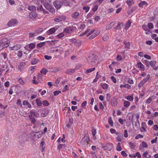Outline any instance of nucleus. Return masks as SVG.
Here are the masks:
<instances>
[{
	"label": "nucleus",
	"mask_w": 158,
	"mask_h": 158,
	"mask_svg": "<svg viewBox=\"0 0 158 158\" xmlns=\"http://www.w3.org/2000/svg\"><path fill=\"white\" fill-rule=\"evenodd\" d=\"M30 115L28 117L31 122L32 123H35V119L34 117H38L39 116V114L38 112L35 111H30L29 113Z\"/></svg>",
	"instance_id": "1"
},
{
	"label": "nucleus",
	"mask_w": 158,
	"mask_h": 158,
	"mask_svg": "<svg viewBox=\"0 0 158 158\" xmlns=\"http://www.w3.org/2000/svg\"><path fill=\"white\" fill-rule=\"evenodd\" d=\"M9 42L6 38L2 39L0 41V49H2L7 47L9 44Z\"/></svg>",
	"instance_id": "2"
},
{
	"label": "nucleus",
	"mask_w": 158,
	"mask_h": 158,
	"mask_svg": "<svg viewBox=\"0 0 158 158\" xmlns=\"http://www.w3.org/2000/svg\"><path fill=\"white\" fill-rule=\"evenodd\" d=\"M89 139L88 136H85L81 140L80 143L82 146L85 147L89 143Z\"/></svg>",
	"instance_id": "3"
},
{
	"label": "nucleus",
	"mask_w": 158,
	"mask_h": 158,
	"mask_svg": "<svg viewBox=\"0 0 158 158\" xmlns=\"http://www.w3.org/2000/svg\"><path fill=\"white\" fill-rule=\"evenodd\" d=\"M150 77V74H148L147 77L145 78H144L139 83L138 86L139 88L142 87L147 81H148Z\"/></svg>",
	"instance_id": "4"
},
{
	"label": "nucleus",
	"mask_w": 158,
	"mask_h": 158,
	"mask_svg": "<svg viewBox=\"0 0 158 158\" xmlns=\"http://www.w3.org/2000/svg\"><path fill=\"white\" fill-rule=\"evenodd\" d=\"M53 4L56 9H58L61 7L63 3H62L61 0H57L54 2Z\"/></svg>",
	"instance_id": "5"
},
{
	"label": "nucleus",
	"mask_w": 158,
	"mask_h": 158,
	"mask_svg": "<svg viewBox=\"0 0 158 158\" xmlns=\"http://www.w3.org/2000/svg\"><path fill=\"white\" fill-rule=\"evenodd\" d=\"M18 23V21L16 19H12L10 20L7 24L9 27L15 26Z\"/></svg>",
	"instance_id": "6"
},
{
	"label": "nucleus",
	"mask_w": 158,
	"mask_h": 158,
	"mask_svg": "<svg viewBox=\"0 0 158 158\" xmlns=\"http://www.w3.org/2000/svg\"><path fill=\"white\" fill-rule=\"evenodd\" d=\"M44 7L50 12L53 13L55 12V9L49 5V3H45L44 4Z\"/></svg>",
	"instance_id": "7"
},
{
	"label": "nucleus",
	"mask_w": 158,
	"mask_h": 158,
	"mask_svg": "<svg viewBox=\"0 0 158 158\" xmlns=\"http://www.w3.org/2000/svg\"><path fill=\"white\" fill-rule=\"evenodd\" d=\"M25 66L26 63L25 62H20L17 68L18 71L22 72H23L25 69Z\"/></svg>",
	"instance_id": "8"
},
{
	"label": "nucleus",
	"mask_w": 158,
	"mask_h": 158,
	"mask_svg": "<svg viewBox=\"0 0 158 158\" xmlns=\"http://www.w3.org/2000/svg\"><path fill=\"white\" fill-rule=\"evenodd\" d=\"M66 18V17L64 15H61L57 16L54 18V20L55 22H59L63 20H65Z\"/></svg>",
	"instance_id": "9"
},
{
	"label": "nucleus",
	"mask_w": 158,
	"mask_h": 158,
	"mask_svg": "<svg viewBox=\"0 0 158 158\" xmlns=\"http://www.w3.org/2000/svg\"><path fill=\"white\" fill-rule=\"evenodd\" d=\"M37 16V14L35 12H30L29 15V18L33 20H35Z\"/></svg>",
	"instance_id": "10"
},
{
	"label": "nucleus",
	"mask_w": 158,
	"mask_h": 158,
	"mask_svg": "<svg viewBox=\"0 0 158 158\" xmlns=\"http://www.w3.org/2000/svg\"><path fill=\"white\" fill-rule=\"evenodd\" d=\"M21 47L19 45H16L13 47H10V50L11 51H16L20 49Z\"/></svg>",
	"instance_id": "11"
},
{
	"label": "nucleus",
	"mask_w": 158,
	"mask_h": 158,
	"mask_svg": "<svg viewBox=\"0 0 158 158\" xmlns=\"http://www.w3.org/2000/svg\"><path fill=\"white\" fill-rule=\"evenodd\" d=\"M97 56L94 57L93 56H90L89 57V58L88 59V62H91V63H93V62L94 63L96 62V58ZM91 65H93L94 64L92 63Z\"/></svg>",
	"instance_id": "12"
},
{
	"label": "nucleus",
	"mask_w": 158,
	"mask_h": 158,
	"mask_svg": "<svg viewBox=\"0 0 158 158\" xmlns=\"http://www.w3.org/2000/svg\"><path fill=\"white\" fill-rule=\"evenodd\" d=\"M41 111L42 113L41 116L43 117L46 116L49 113V110L48 109H44Z\"/></svg>",
	"instance_id": "13"
},
{
	"label": "nucleus",
	"mask_w": 158,
	"mask_h": 158,
	"mask_svg": "<svg viewBox=\"0 0 158 158\" xmlns=\"http://www.w3.org/2000/svg\"><path fill=\"white\" fill-rule=\"evenodd\" d=\"M156 63V62L155 61H151L149 62V64L155 70H157V68L155 66Z\"/></svg>",
	"instance_id": "14"
},
{
	"label": "nucleus",
	"mask_w": 158,
	"mask_h": 158,
	"mask_svg": "<svg viewBox=\"0 0 158 158\" xmlns=\"http://www.w3.org/2000/svg\"><path fill=\"white\" fill-rule=\"evenodd\" d=\"M57 28L56 27L51 28L47 32L48 34H52L57 30Z\"/></svg>",
	"instance_id": "15"
},
{
	"label": "nucleus",
	"mask_w": 158,
	"mask_h": 158,
	"mask_svg": "<svg viewBox=\"0 0 158 158\" xmlns=\"http://www.w3.org/2000/svg\"><path fill=\"white\" fill-rule=\"evenodd\" d=\"M124 25V23H123L118 22L117 26L116 27H114V28L116 30H119Z\"/></svg>",
	"instance_id": "16"
},
{
	"label": "nucleus",
	"mask_w": 158,
	"mask_h": 158,
	"mask_svg": "<svg viewBox=\"0 0 158 158\" xmlns=\"http://www.w3.org/2000/svg\"><path fill=\"white\" fill-rule=\"evenodd\" d=\"M100 85L104 89H107L109 87V85L105 83H101Z\"/></svg>",
	"instance_id": "17"
},
{
	"label": "nucleus",
	"mask_w": 158,
	"mask_h": 158,
	"mask_svg": "<svg viewBox=\"0 0 158 158\" xmlns=\"http://www.w3.org/2000/svg\"><path fill=\"white\" fill-rule=\"evenodd\" d=\"M80 14L78 12H74L72 14V17L74 19H77L79 15Z\"/></svg>",
	"instance_id": "18"
},
{
	"label": "nucleus",
	"mask_w": 158,
	"mask_h": 158,
	"mask_svg": "<svg viewBox=\"0 0 158 158\" xmlns=\"http://www.w3.org/2000/svg\"><path fill=\"white\" fill-rule=\"evenodd\" d=\"M142 28L144 30L147 31L145 32L146 34H148V32H149L150 31V30L148 28V27H147L146 25H143L142 26Z\"/></svg>",
	"instance_id": "19"
},
{
	"label": "nucleus",
	"mask_w": 158,
	"mask_h": 158,
	"mask_svg": "<svg viewBox=\"0 0 158 158\" xmlns=\"http://www.w3.org/2000/svg\"><path fill=\"white\" fill-rule=\"evenodd\" d=\"M125 98L129 101H132L133 100V95L132 94L131 95H128L125 97Z\"/></svg>",
	"instance_id": "20"
},
{
	"label": "nucleus",
	"mask_w": 158,
	"mask_h": 158,
	"mask_svg": "<svg viewBox=\"0 0 158 158\" xmlns=\"http://www.w3.org/2000/svg\"><path fill=\"white\" fill-rule=\"evenodd\" d=\"M123 43L125 44V48L129 49L130 48V42L124 41Z\"/></svg>",
	"instance_id": "21"
},
{
	"label": "nucleus",
	"mask_w": 158,
	"mask_h": 158,
	"mask_svg": "<svg viewBox=\"0 0 158 158\" xmlns=\"http://www.w3.org/2000/svg\"><path fill=\"white\" fill-rule=\"evenodd\" d=\"M39 32L38 31H36L34 33H31L29 34V37L32 38L35 37L36 35Z\"/></svg>",
	"instance_id": "22"
},
{
	"label": "nucleus",
	"mask_w": 158,
	"mask_h": 158,
	"mask_svg": "<svg viewBox=\"0 0 158 158\" xmlns=\"http://www.w3.org/2000/svg\"><path fill=\"white\" fill-rule=\"evenodd\" d=\"M23 105L26 106L28 107L31 108V105L27 101L24 100L23 102Z\"/></svg>",
	"instance_id": "23"
},
{
	"label": "nucleus",
	"mask_w": 158,
	"mask_h": 158,
	"mask_svg": "<svg viewBox=\"0 0 158 158\" xmlns=\"http://www.w3.org/2000/svg\"><path fill=\"white\" fill-rule=\"evenodd\" d=\"M75 69H71L67 70L65 72L67 74H71L75 72Z\"/></svg>",
	"instance_id": "24"
},
{
	"label": "nucleus",
	"mask_w": 158,
	"mask_h": 158,
	"mask_svg": "<svg viewBox=\"0 0 158 158\" xmlns=\"http://www.w3.org/2000/svg\"><path fill=\"white\" fill-rule=\"evenodd\" d=\"M115 22H112L111 23L106 27V30H108V29H110L115 24Z\"/></svg>",
	"instance_id": "25"
},
{
	"label": "nucleus",
	"mask_w": 158,
	"mask_h": 158,
	"mask_svg": "<svg viewBox=\"0 0 158 158\" xmlns=\"http://www.w3.org/2000/svg\"><path fill=\"white\" fill-rule=\"evenodd\" d=\"M62 3L66 6H70L69 2L67 0H61Z\"/></svg>",
	"instance_id": "26"
},
{
	"label": "nucleus",
	"mask_w": 158,
	"mask_h": 158,
	"mask_svg": "<svg viewBox=\"0 0 158 158\" xmlns=\"http://www.w3.org/2000/svg\"><path fill=\"white\" fill-rule=\"evenodd\" d=\"M45 44V42H41L40 43L38 44L37 45V48H41L43 46H44Z\"/></svg>",
	"instance_id": "27"
},
{
	"label": "nucleus",
	"mask_w": 158,
	"mask_h": 158,
	"mask_svg": "<svg viewBox=\"0 0 158 158\" xmlns=\"http://www.w3.org/2000/svg\"><path fill=\"white\" fill-rule=\"evenodd\" d=\"M27 45L30 49H32L35 48V43H31L28 44Z\"/></svg>",
	"instance_id": "28"
},
{
	"label": "nucleus",
	"mask_w": 158,
	"mask_h": 158,
	"mask_svg": "<svg viewBox=\"0 0 158 158\" xmlns=\"http://www.w3.org/2000/svg\"><path fill=\"white\" fill-rule=\"evenodd\" d=\"M146 5V6L148 5L147 2L145 1H141L140 3L139 4V6L140 7H142L144 5Z\"/></svg>",
	"instance_id": "29"
},
{
	"label": "nucleus",
	"mask_w": 158,
	"mask_h": 158,
	"mask_svg": "<svg viewBox=\"0 0 158 158\" xmlns=\"http://www.w3.org/2000/svg\"><path fill=\"white\" fill-rule=\"evenodd\" d=\"M32 138V135L31 134H28L26 135V140L27 141H31Z\"/></svg>",
	"instance_id": "30"
},
{
	"label": "nucleus",
	"mask_w": 158,
	"mask_h": 158,
	"mask_svg": "<svg viewBox=\"0 0 158 158\" xmlns=\"http://www.w3.org/2000/svg\"><path fill=\"white\" fill-rule=\"evenodd\" d=\"M28 9L30 10L34 11L36 10V7L34 6H28Z\"/></svg>",
	"instance_id": "31"
},
{
	"label": "nucleus",
	"mask_w": 158,
	"mask_h": 158,
	"mask_svg": "<svg viewBox=\"0 0 158 158\" xmlns=\"http://www.w3.org/2000/svg\"><path fill=\"white\" fill-rule=\"evenodd\" d=\"M131 24V22L130 20H128L127 21L126 24L125 26V29H127L130 26Z\"/></svg>",
	"instance_id": "32"
},
{
	"label": "nucleus",
	"mask_w": 158,
	"mask_h": 158,
	"mask_svg": "<svg viewBox=\"0 0 158 158\" xmlns=\"http://www.w3.org/2000/svg\"><path fill=\"white\" fill-rule=\"evenodd\" d=\"M123 105L125 107H128L130 105V103L129 101H124Z\"/></svg>",
	"instance_id": "33"
},
{
	"label": "nucleus",
	"mask_w": 158,
	"mask_h": 158,
	"mask_svg": "<svg viewBox=\"0 0 158 158\" xmlns=\"http://www.w3.org/2000/svg\"><path fill=\"white\" fill-rule=\"evenodd\" d=\"M50 51L51 52H56V53H58V48L57 47L52 48L51 49Z\"/></svg>",
	"instance_id": "34"
},
{
	"label": "nucleus",
	"mask_w": 158,
	"mask_h": 158,
	"mask_svg": "<svg viewBox=\"0 0 158 158\" xmlns=\"http://www.w3.org/2000/svg\"><path fill=\"white\" fill-rule=\"evenodd\" d=\"M120 87L121 88L123 87L124 88H126L128 89H129L131 88V86L128 84H126L124 85H121Z\"/></svg>",
	"instance_id": "35"
},
{
	"label": "nucleus",
	"mask_w": 158,
	"mask_h": 158,
	"mask_svg": "<svg viewBox=\"0 0 158 158\" xmlns=\"http://www.w3.org/2000/svg\"><path fill=\"white\" fill-rule=\"evenodd\" d=\"M48 72V71L47 69L43 68L40 71V72L41 73L40 74H41L42 75V74L45 75L46 74V73Z\"/></svg>",
	"instance_id": "36"
},
{
	"label": "nucleus",
	"mask_w": 158,
	"mask_h": 158,
	"mask_svg": "<svg viewBox=\"0 0 158 158\" xmlns=\"http://www.w3.org/2000/svg\"><path fill=\"white\" fill-rule=\"evenodd\" d=\"M1 67L4 69H6L8 68L7 64L5 62H3L2 63Z\"/></svg>",
	"instance_id": "37"
},
{
	"label": "nucleus",
	"mask_w": 158,
	"mask_h": 158,
	"mask_svg": "<svg viewBox=\"0 0 158 158\" xmlns=\"http://www.w3.org/2000/svg\"><path fill=\"white\" fill-rule=\"evenodd\" d=\"M137 65L138 68L140 69H142L144 68V65L141 62L138 63L137 64Z\"/></svg>",
	"instance_id": "38"
},
{
	"label": "nucleus",
	"mask_w": 158,
	"mask_h": 158,
	"mask_svg": "<svg viewBox=\"0 0 158 158\" xmlns=\"http://www.w3.org/2000/svg\"><path fill=\"white\" fill-rule=\"evenodd\" d=\"M38 106H40L42 105V102L39 99H37L35 100Z\"/></svg>",
	"instance_id": "39"
},
{
	"label": "nucleus",
	"mask_w": 158,
	"mask_h": 158,
	"mask_svg": "<svg viewBox=\"0 0 158 158\" xmlns=\"http://www.w3.org/2000/svg\"><path fill=\"white\" fill-rule=\"evenodd\" d=\"M95 68H91L90 69H87L85 71V73H90L94 71L95 70Z\"/></svg>",
	"instance_id": "40"
},
{
	"label": "nucleus",
	"mask_w": 158,
	"mask_h": 158,
	"mask_svg": "<svg viewBox=\"0 0 158 158\" xmlns=\"http://www.w3.org/2000/svg\"><path fill=\"white\" fill-rule=\"evenodd\" d=\"M134 2L133 0H127V3L128 5L129 6H130L133 4Z\"/></svg>",
	"instance_id": "41"
},
{
	"label": "nucleus",
	"mask_w": 158,
	"mask_h": 158,
	"mask_svg": "<svg viewBox=\"0 0 158 158\" xmlns=\"http://www.w3.org/2000/svg\"><path fill=\"white\" fill-rule=\"evenodd\" d=\"M39 61V60L36 59H34L32 60L31 61V64L32 65H34L37 63Z\"/></svg>",
	"instance_id": "42"
},
{
	"label": "nucleus",
	"mask_w": 158,
	"mask_h": 158,
	"mask_svg": "<svg viewBox=\"0 0 158 158\" xmlns=\"http://www.w3.org/2000/svg\"><path fill=\"white\" fill-rule=\"evenodd\" d=\"M37 79L38 81L40 82L42 81V76L41 74H38L37 76Z\"/></svg>",
	"instance_id": "43"
},
{
	"label": "nucleus",
	"mask_w": 158,
	"mask_h": 158,
	"mask_svg": "<svg viewBox=\"0 0 158 158\" xmlns=\"http://www.w3.org/2000/svg\"><path fill=\"white\" fill-rule=\"evenodd\" d=\"M71 30V28L70 27H67L64 30V32L66 33H68L70 32Z\"/></svg>",
	"instance_id": "44"
},
{
	"label": "nucleus",
	"mask_w": 158,
	"mask_h": 158,
	"mask_svg": "<svg viewBox=\"0 0 158 158\" xmlns=\"http://www.w3.org/2000/svg\"><path fill=\"white\" fill-rule=\"evenodd\" d=\"M120 145L121 144L120 143H118L116 149L118 151H120L122 150V148Z\"/></svg>",
	"instance_id": "45"
},
{
	"label": "nucleus",
	"mask_w": 158,
	"mask_h": 158,
	"mask_svg": "<svg viewBox=\"0 0 158 158\" xmlns=\"http://www.w3.org/2000/svg\"><path fill=\"white\" fill-rule=\"evenodd\" d=\"M108 122L111 126H113V122L111 118L110 117H109L108 118Z\"/></svg>",
	"instance_id": "46"
},
{
	"label": "nucleus",
	"mask_w": 158,
	"mask_h": 158,
	"mask_svg": "<svg viewBox=\"0 0 158 158\" xmlns=\"http://www.w3.org/2000/svg\"><path fill=\"white\" fill-rule=\"evenodd\" d=\"M23 55L22 52L21 51H19L17 53V56L19 58L21 57Z\"/></svg>",
	"instance_id": "47"
},
{
	"label": "nucleus",
	"mask_w": 158,
	"mask_h": 158,
	"mask_svg": "<svg viewBox=\"0 0 158 158\" xmlns=\"http://www.w3.org/2000/svg\"><path fill=\"white\" fill-rule=\"evenodd\" d=\"M37 10L39 11H42L43 10V7L42 5H40L37 7Z\"/></svg>",
	"instance_id": "48"
},
{
	"label": "nucleus",
	"mask_w": 158,
	"mask_h": 158,
	"mask_svg": "<svg viewBox=\"0 0 158 158\" xmlns=\"http://www.w3.org/2000/svg\"><path fill=\"white\" fill-rule=\"evenodd\" d=\"M98 72H97V75H96V77H95V79H94V80H93V82H96L98 81V78L100 77L99 76H98Z\"/></svg>",
	"instance_id": "49"
},
{
	"label": "nucleus",
	"mask_w": 158,
	"mask_h": 158,
	"mask_svg": "<svg viewBox=\"0 0 158 158\" xmlns=\"http://www.w3.org/2000/svg\"><path fill=\"white\" fill-rule=\"evenodd\" d=\"M148 29H152L153 27V24L152 23H149L148 24Z\"/></svg>",
	"instance_id": "50"
},
{
	"label": "nucleus",
	"mask_w": 158,
	"mask_h": 158,
	"mask_svg": "<svg viewBox=\"0 0 158 158\" xmlns=\"http://www.w3.org/2000/svg\"><path fill=\"white\" fill-rule=\"evenodd\" d=\"M109 39V36L107 35H105L103 37V39L104 41H107Z\"/></svg>",
	"instance_id": "51"
},
{
	"label": "nucleus",
	"mask_w": 158,
	"mask_h": 158,
	"mask_svg": "<svg viewBox=\"0 0 158 158\" xmlns=\"http://www.w3.org/2000/svg\"><path fill=\"white\" fill-rule=\"evenodd\" d=\"M143 135L141 134H139L135 137V139H137L139 138H143Z\"/></svg>",
	"instance_id": "52"
},
{
	"label": "nucleus",
	"mask_w": 158,
	"mask_h": 158,
	"mask_svg": "<svg viewBox=\"0 0 158 158\" xmlns=\"http://www.w3.org/2000/svg\"><path fill=\"white\" fill-rule=\"evenodd\" d=\"M1 56L4 58V59H6L7 57V54L5 52H2L1 53Z\"/></svg>",
	"instance_id": "53"
},
{
	"label": "nucleus",
	"mask_w": 158,
	"mask_h": 158,
	"mask_svg": "<svg viewBox=\"0 0 158 158\" xmlns=\"http://www.w3.org/2000/svg\"><path fill=\"white\" fill-rule=\"evenodd\" d=\"M142 144L143 147L147 148L148 147L147 143L144 141H143L142 143Z\"/></svg>",
	"instance_id": "54"
},
{
	"label": "nucleus",
	"mask_w": 158,
	"mask_h": 158,
	"mask_svg": "<svg viewBox=\"0 0 158 158\" xmlns=\"http://www.w3.org/2000/svg\"><path fill=\"white\" fill-rule=\"evenodd\" d=\"M129 144L130 146V148L132 149H134L135 148V145L133 143L130 142L129 143Z\"/></svg>",
	"instance_id": "55"
},
{
	"label": "nucleus",
	"mask_w": 158,
	"mask_h": 158,
	"mask_svg": "<svg viewBox=\"0 0 158 158\" xmlns=\"http://www.w3.org/2000/svg\"><path fill=\"white\" fill-rule=\"evenodd\" d=\"M53 93L54 95L56 96L61 93V91L60 90H57L54 92Z\"/></svg>",
	"instance_id": "56"
},
{
	"label": "nucleus",
	"mask_w": 158,
	"mask_h": 158,
	"mask_svg": "<svg viewBox=\"0 0 158 158\" xmlns=\"http://www.w3.org/2000/svg\"><path fill=\"white\" fill-rule=\"evenodd\" d=\"M36 68V67L35 66H31L30 68V70L33 73L34 72V70Z\"/></svg>",
	"instance_id": "57"
},
{
	"label": "nucleus",
	"mask_w": 158,
	"mask_h": 158,
	"mask_svg": "<svg viewBox=\"0 0 158 158\" xmlns=\"http://www.w3.org/2000/svg\"><path fill=\"white\" fill-rule=\"evenodd\" d=\"M43 104L44 106H48L49 104V103L48 101H44L43 102Z\"/></svg>",
	"instance_id": "58"
},
{
	"label": "nucleus",
	"mask_w": 158,
	"mask_h": 158,
	"mask_svg": "<svg viewBox=\"0 0 158 158\" xmlns=\"http://www.w3.org/2000/svg\"><path fill=\"white\" fill-rule=\"evenodd\" d=\"M44 58L48 60H49L52 59V57L51 56H48L47 55L44 56Z\"/></svg>",
	"instance_id": "59"
},
{
	"label": "nucleus",
	"mask_w": 158,
	"mask_h": 158,
	"mask_svg": "<svg viewBox=\"0 0 158 158\" xmlns=\"http://www.w3.org/2000/svg\"><path fill=\"white\" fill-rule=\"evenodd\" d=\"M139 126V123L138 120V119H137L136 120V122H135V126L136 127V128H138V127Z\"/></svg>",
	"instance_id": "60"
},
{
	"label": "nucleus",
	"mask_w": 158,
	"mask_h": 158,
	"mask_svg": "<svg viewBox=\"0 0 158 158\" xmlns=\"http://www.w3.org/2000/svg\"><path fill=\"white\" fill-rule=\"evenodd\" d=\"M18 82L22 85H24L25 84L24 82L21 78H19L18 80Z\"/></svg>",
	"instance_id": "61"
},
{
	"label": "nucleus",
	"mask_w": 158,
	"mask_h": 158,
	"mask_svg": "<svg viewBox=\"0 0 158 158\" xmlns=\"http://www.w3.org/2000/svg\"><path fill=\"white\" fill-rule=\"evenodd\" d=\"M122 59V56L119 55H118L117 56L116 60L118 61H120Z\"/></svg>",
	"instance_id": "62"
},
{
	"label": "nucleus",
	"mask_w": 158,
	"mask_h": 158,
	"mask_svg": "<svg viewBox=\"0 0 158 158\" xmlns=\"http://www.w3.org/2000/svg\"><path fill=\"white\" fill-rule=\"evenodd\" d=\"M152 100V99H151V98H149L146 101V103L148 104H149L150 103V102H151Z\"/></svg>",
	"instance_id": "63"
},
{
	"label": "nucleus",
	"mask_w": 158,
	"mask_h": 158,
	"mask_svg": "<svg viewBox=\"0 0 158 158\" xmlns=\"http://www.w3.org/2000/svg\"><path fill=\"white\" fill-rule=\"evenodd\" d=\"M111 79L114 83H115L116 82V80L114 76H112Z\"/></svg>",
	"instance_id": "64"
}]
</instances>
